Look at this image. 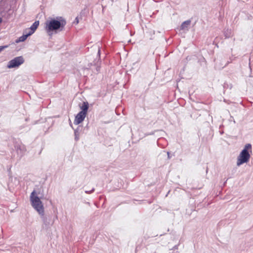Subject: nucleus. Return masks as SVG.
<instances>
[{
  "instance_id": "obj_11",
  "label": "nucleus",
  "mask_w": 253,
  "mask_h": 253,
  "mask_svg": "<svg viewBox=\"0 0 253 253\" xmlns=\"http://www.w3.org/2000/svg\"><path fill=\"white\" fill-rule=\"evenodd\" d=\"M81 128L80 126H79L75 130H74V134H75V139L76 141H78L79 139V131Z\"/></svg>"
},
{
  "instance_id": "obj_7",
  "label": "nucleus",
  "mask_w": 253,
  "mask_h": 253,
  "mask_svg": "<svg viewBox=\"0 0 253 253\" xmlns=\"http://www.w3.org/2000/svg\"><path fill=\"white\" fill-rule=\"evenodd\" d=\"M39 25V21H35L30 27V29H28L29 34H31V35H32L35 31V30L37 29L38 26Z\"/></svg>"
},
{
  "instance_id": "obj_12",
  "label": "nucleus",
  "mask_w": 253,
  "mask_h": 253,
  "mask_svg": "<svg viewBox=\"0 0 253 253\" xmlns=\"http://www.w3.org/2000/svg\"><path fill=\"white\" fill-rule=\"evenodd\" d=\"M41 218H42L44 224L45 225H48L50 224V223H49V222H48L47 221V217L44 216V214H43V215H41Z\"/></svg>"
},
{
  "instance_id": "obj_10",
  "label": "nucleus",
  "mask_w": 253,
  "mask_h": 253,
  "mask_svg": "<svg viewBox=\"0 0 253 253\" xmlns=\"http://www.w3.org/2000/svg\"><path fill=\"white\" fill-rule=\"evenodd\" d=\"M29 36H31V34H29L28 33H27L26 34H24L16 40V42L18 43L19 42L25 41Z\"/></svg>"
},
{
  "instance_id": "obj_19",
  "label": "nucleus",
  "mask_w": 253,
  "mask_h": 253,
  "mask_svg": "<svg viewBox=\"0 0 253 253\" xmlns=\"http://www.w3.org/2000/svg\"><path fill=\"white\" fill-rule=\"evenodd\" d=\"M2 22V19L0 17V23H1Z\"/></svg>"
},
{
  "instance_id": "obj_4",
  "label": "nucleus",
  "mask_w": 253,
  "mask_h": 253,
  "mask_svg": "<svg viewBox=\"0 0 253 253\" xmlns=\"http://www.w3.org/2000/svg\"><path fill=\"white\" fill-rule=\"evenodd\" d=\"M24 62V59L22 56L16 57L8 62L7 67L9 69L18 67Z\"/></svg>"
},
{
  "instance_id": "obj_15",
  "label": "nucleus",
  "mask_w": 253,
  "mask_h": 253,
  "mask_svg": "<svg viewBox=\"0 0 253 253\" xmlns=\"http://www.w3.org/2000/svg\"><path fill=\"white\" fill-rule=\"evenodd\" d=\"M169 253H179V252L177 250H172Z\"/></svg>"
},
{
  "instance_id": "obj_13",
  "label": "nucleus",
  "mask_w": 253,
  "mask_h": 253,
  "mask_svg": "<svg viewBox=\"0 0 253 253\" xmlns=\"http://www.w3.org/2000/svg\"><path fill=\"white\" fill-rule=\"evenodd\" d=\"M8 45L0 46V52L2 51L4 49L7 48Z\"/></svg>"
},
{
  "instance_id": "obj_1",
  "label": "nucleus",
  "mask_w": 253,
  "mask_h": 253,
  "mask_svg": "<svg viewBox=\"0 0 253 253\" xmlns=\"http://www.w3.org/2000/svg\"><path fill=\"white\" fill-rule=\"evenodd\" d=\"M66 23V21L64 18L57 16L56 19L51 18L46 21L45 29L47 33L51 32L57 33L64 30Z\"/></svg>"
},
{
  "instance_id": "obj_8",
  "label": "nucleus",
  "mask_w": 253,
  "mask_h": 253,
  "mask_svg": "<svg viewBox=\"0 0 253 253\" xmlns=\"http://www.w3.org/2000/svg\"><path fill=\"white\" fill-rule=\"evenodd\" d=\"M191 23V21L190 20H187L183 22L180 27V30H188V27L190 25Z\"/></svg>"
},
{
  "instance_id": "obj_9",
  "label": "nucleus",
  "mask_w": 253,
  "mask_h": 253,
  "mask_svg": "<svg viewBox=\"0 0 253 253\" xmlns=\"http://www.w3.org/2000/svg\"><path fill=\"white\" fill-rule=\"evenodd\" d=\"M89 105L87 102H84L82 105L80 106L81 111L80 112H83L87 114V110L88 109Z\"/></svg>"
},
{
  "instance_id": "obj_18",
  "label": "nucleus",
  "mask_w": 253,
  "mask_h": 253,
  "mask_svg": "<svg viewBox=\"0 0 253 253\" xmlns=\"http://www.w3.org/2000/svg\"><path fill=\"white\" fill-rule=\"evenodd\" d=\"M167 154H168V158H169V154H170L169 152H167Z\"/></svg>"
},
{
  "instance_id": "obj_16",
  "label": "nucleus",
  "mask_w": 253,
  "mask_h": 253,
  "mask_svg": "<svg viewBox=\"0 0 253 253\" xmlns=\"http://www.w3.org/2000/svg\"><path fill=\"white\" fill-rule=\"evenodd\" d=\"M100 51H101L100 49L99 48H98V52H97V55H98L99 56H100Z\"/></svg>"
},
{
  "instance_id": "obj_3",
  "label": "nucleus",
  "mask_w": 253,
  "mask_h": 253,
  "mask_svg": "<svg viewBox=\"0 0 253 253\" xmlns=\"http://www.w3.org/2000/svg\"><path fill=\"white\" fill-rule=\"evenodd\" d=\"M30 201L33 208L39 214L43 215L44 214V207L39 197L36 195L35 190L31 194Z\"/></svg>"
},
{
  "instance_id": "obj_14",
  "label": "nucleus",
  "mask_w": 253,
  "mask_h": 253,
  "mask_svg": "<svg viewBox=\"0 0 253 253\" xmlns=\"http://www.w3.org/2000/svg\"><path fill=\"white\" fill-rule=\"evenodd\" d=\"M94 191V188H92L90 191H85V192L87 194H91Z\"/></svg>"
},
{
  "instance_id": "obj_17",
  "label": "nucleus",
  "mask_w": 253,
  "mask_h": 253,
  "mask_svg": "<svg viewBox=\"0 0 253 253\" xmlns=\"http://www.w3.org/2000/svg\"><path fill=\"white\" fill-rule=\"evenodd\" d=\"M174 250H176L177 249V246H175L174 247Z\"/></svg>"
},
{
  "instance_id": "obj_6",
  "label": "nucleus",
  "mask_w": 253,
  "mask_h": 253,
  "mask_svg": "<svg viewBox=\"0 0 253 253\" xmlns=\"http://www.w3.org/2000/svg\"><path fill=\"white\" fill-rule=\"evenodd\" d=\"M86 114L81 112H79L75 116L74 123L75 125H79L84 121Z\"/></svg>"
},
{
  "instance_id": "obj_5",
  "label": "nucleus",
  "mask_w": 253,
  "mask_h": 253,
  "mask_svg": "<svg viewBox=\"0 0 253 253\" xmlns=\"http://www.w3.org/2000/svg\"><path fill=\"white\" fill-rule=\"evenodd\" d=\"M14 147L19 158H22L26 151L25 146L21 142H15Z\"/></svg>"
},
{
  "instance_id": "obj_2",
  "label": "nucleus",
  "mask_w": 253,
  "mask_h": 253,
  "mask_svg": "<svg viewBox=\"0 0 253 253\" xmlns=\"http://www.w3.org/2000/svg\"><path fill=\"white\" fill-rule=\"evenodd\" d=\"M250 150L252 152V145L248 143L245 146L237 158V165L238 166H240L244 163H247L249 161L251 157L249 153Z\"/></svg>"
}]
</instances>
